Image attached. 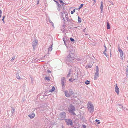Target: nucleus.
<instances>
[{
	"instance_id": "obj_29",
	"label": "nucleus",
	"mask_w": 128,
	"mask_h": 128,
	"mask_svg": "<svg viewBox=\"0 0 128 128\" xmlns=\"http://www.w3.org/2000/svg\"><path fill=\"white\" fill-rule=\"evenodd\" d=\"M4 19H3V18L2 19V20L3 21V22L4 23Z\"/></svg>"
},
{
	"instance_id": "obj_22",
	"label": "nucleus",
	"mask_w": 128,
	"mask_h": 128,
	"mask_svg": "<svg viewBox=\"0 0 128 128\" xmlns=\"http://www.w3.org/2000/svg\"><path fill=\"white\" fill-rule=\"evenodd\" d=\"M75 80V79H74L73 80H72V78H71L69 80L70 82H72L73 81Z\"/></svg>"
},
{
	"instance_id": "obj_21",
	"label": "nucleus",
	"mask_w": 128,
	"mask_h": 128,
	"mask_svg": "<svg viewBox=\"0 0 128 128\" xmlns=\"http://www.w3.org/2000/svg\"><path fill=\"white\" fill-rule=\"evenodd\" d=\"M118 51L120 53H122V52H123L122 50L120 49V48H118Z\"/></svg>"
},
{
	"instance_id": "obj_6",
	"label": "nucleus",
	"mask_w": 128,
	"mask_h": 128,
	"mask_svg": "<svg viewBox=\"0 0 128 128\" xmlns=\"http://www.w3.org/2000/svg\"><path fill=\"white\" fill-rule=\"evenodd\" d=\"M65 96L67 97H69L70 95H72L73 94V92L72 91L70 92L69 93H68V91H66L65 92Z\"/></svg>"
},
{
	"instance_id": "obj_28",
	"label": "nucleus",
	"mask_w": 128,
	"mask_h": 128,
	"mask_svg": "<svg viewBox=\"0 0 128 128\" xmlns=\"http://www.w3.org/2000/svg\"><path fill=\"white\" fill-rule=\"evenodd\" d=\"M2 11L1 10H0V14H2Z\"/></svg>"
},
{
	"instance_id": "obj_37",
	"label": "nucleus",
	"mask_w": 128,
	"mask_h": 128,
	"mask_svg": "<svg viewBox=\"0 0 128 128\" xmlns=\"http://www.w3.org/2000/svg\"><path fill=\"white\" fill-rule=\"evenodd\" d=\"M64 82H63L62 83V85H63V84H64Z\"/></svg>"
},
{
	"instance_id": "obj_24",
	"label": "nucleus",
	"mask_w": 128,
	"mask_h": 128,
	"mask_svg": "<svg viewBox=\"0 0 128 128\" xmlns=\"http://www.w3.org/2000/svg\"><path fill=\"white\" fill-rule=\"evenodd\" d=\"M75 12V9H74L73 11H71V13L72 14H74V12Z\"/></svg>"
},
{
	"instance_id": "obj_32",
	"label": "nucleus",
	"mask_w": 128,
	"mask_h": 128,
	"mask_svg": "<svg viewBox=\"0 0 128 128\" xmlns=\"http://www.w3.org/2000/svg\"><path fill=\"white\" fill-rule=\"evenodd\" d=\"M100 123V122H98L97 123V124H99Z\"/></svg>"
},
{
	"instance_id": "obj_36",
	"label": "nucleus",
	"mask_w": 128,
	"mask_h": 128,
	"mask_svg": "<svg viewBox=\"0 0 128 128\" xmlns=\"http://www.w3.org/2000/svg\"><path fill=\"white\" fill-rule=\"evenodd\" d=\"M2 14H0V18L1 17Z\"/></svg>"
},
{
	"instance_id": "obj_23",
	"label": "nucleus",
	"mask_w": 128,
	"mask_h": 128,
	"mask_svg": "<svg viewBox=\"0 0 128 128\" xmlns=\"http://www.w3.org/2000/svg\"><path fill=\"white\" fill-rule=\"evenodd\" d=\"M83 5L84 4H81L80 6L78 8L80 9L83 6Z\"/></svg>"
},
{
	"instance_id": "obj_19",
	"label": "nucleus",
	"mask_w": 128,
	"mask_h": 128,
	"mask_svg": "<svg viewBox=\"0 0 128 128\" xmlns=\"http://www.w3.org/2000/svg\"><path fill=\"white\" fill-rule=\"evenodd\" d=\"M16 77L18 79H20L21 78L20 77L19 74H16Z\"/></svg>"
},
{
	"instance_id": "obj_12",
	"label": "nucleus",
	"mask_w": 128,
	"mask_h": 128,
	"mask_svg": "<svg viewBox=\"0 0 128 128\" xmlns=\"http://www.w3.org/2000/svg\"><path fill=\"white\" fill-rule=\"evenodd\" d=\"M54 1L56 2L57 3H58V2L59 1L60 3H63V4L64 5V3L63 2L62 0H54Z\"/></svg>"
},
{
	"instance_id": "obj_20",
	"label": "nucleus",
	"mask_w": 128,
	"mask_h": 128,
	"mask_svg": "<svg viewBox=\"0 0 128 128\" xmlns=\"http://www.w3.org/2000/svg\"><path fill=\"white\" fill-rule=\"evenodd\" d=\"M90 83V82L88 80H86L85 82V83L86 84H89Z\"/></svg>"
},
{
	"instance_id": "obj_4",
	"label": "nucleus",
	"mask_w": 128,
	"mask_h": 128,
	"mask_svg": "<svg viewBox=\"0 0 128 128\" xmlns=\"http://www.w3.org/2000/svg\"><path fill=\"white\" fill-rule=\"evenodd\" d=\"M98 68V66H96V72L94 76V79L96 80L98 78L99 76Z\"/></svg>"
},
{
	"instance_id": "obj_2",
	"label": "nucleus",
	"mask_w": 128,
	"mask_h": 128,
	"mask_svg": "<svg viewBox=\"0 0 128 128\" xmlns=\"http://www.w3.org/2000/svg\"><path fill=\"white\" fill-rule=\"evenodd\" d=\"M88 110L90 112H92L94 111V106L91 102H88Z\"/></svg>"
},
{
	"instance_id": "obj_11",
	"label": "nucleus",
	"mask_w": 128,
	"mask_h": 128,
	"mask_svg": "<svg viewBox=\"0 0 128 128\" xmlns=\"http://www.w3.org/2000/svg\"><path fill=\"white\" fill-rule=\"evenodd\" d=\"M103 3L101 1V5L100 6V9L101 10L102 12L103 8Z\"/></svg>"
},
{
	"instance_id": "obj_40",
	"label": "nucleus",
	"mask_w": 128,
	"mask_h": 128,
	"mask_svg": "<svg viewBox=\"0 0 128 128\" xmlns=\"http://www.w3.org/2000/svg\"><path fill=\"white\" fill-rule=\"evenodd\" d=\"M67 76L68 77V75H67Z\"/></svg>"
},
{
	"instance_id": "obj_3",
	"label": "nucleus",
	"mask_w": 128,
	"mask_h": 128,
	"mask_svg": "<svg viewBox=\"0 0 128 128\" xmlns=\"http://www.w3.org/2000/svg\"><path fill=\"white\" fill-rule=\"evenodd\" d=\"M66 114L64 112H63L60 114L59 115V118L60 120H64L66 117Z\"/></svg>"
},
{
	"instance_id": "obj_38",
	"label": "nucleus",
	"mask_w": 128,
	"mask_h": 128,
	"mask_svg": "<svg viewBox=\"0 0 128 128\" xmlns=\"http://www.w3.org/2000/svg\"><path fill=\"white\" fill-rule=\"evenodd\" d=\"M110 53H111V52H110ZM111 54H110V56L111 57Z\"/></svg>"
},
{
	"instance_id": "obj_35",
	"label": "nucleus",
	"mask_w": 128,
	"mask_h": 128,
	"mask_svg": "<svg viewBox=\"0 0 128 128\" xmlns=\"http://www.w3.org/2000/svg\"><path fill=\"white\" fill-rule=\"evenodd\" d=\"M39 2V0H38V4Z\"/></svg>"
},
{
	"instance_id": "obj_31",
	"label": "nucleus",
	"mask_w": 128,
	"mask_h": 128,
	"mask_svg": "<svg viewBox=\"0 0 128 128\" xmlns=\"http://www.w3.org/2000/svg\"><path fill=\"white\" fill-rule=\"evenodd\" d=\"M83 126V127H84V128H86V126Z\"/></svg>"
},
{
	"instance_id": "obj_9",
	"label": "nucleus",
	"mask_w": 128,
	"mask_h": 128,
	"mask_svg": "<svg viewBox=\"0 0 128 128\" xmlns=\"http://www.w3.org/2000/svg\"><path fill=\"white\" fill-rule=\"evenodd\" d=\"M70 57L71 58V59L73 60L76 58L75 55L71 53V54L70 55Z\"/></svg>"
},
{
	"instance_id": "obj_1",
	"label": "nucleus",
	"mask_w": 128,
	"mask_h": 128,
	"mask_svg": "<svg viewBox=\"0 0 128 128\" xmlns=\"http://www.w3.org/2000/svg\"><path fill=\"white\" fill-rule=\"evenodd\" d=\"M68 110L69 112L73 115H76L74 112L76 110L74 106L70 104L69 106L68 107Z\"/></svg>"
},
{
	"instance_id": "obj_18",
	"label": "nucleus",
	"mask_w": 128,
	"mask_h": 128,
	"mask_svg": "<svg viewBox=\"0 0 128 128\" xmlns=\"http://www.w3.org/2000/svg\"><path fill=\"white\" fill-rule=\"evenodd\" d=\"M120 57L123 58L124 56V53L123 52L120 53Z\"/></svg>"
},
{
	"instance_id": "obj_30",
	"label": "nucleus",
	"mask_w": 128,
	"mask_h": 128,
	"mask_svg": "<svg viewBox=\"0 0 128 128\" xmlns=\"http://www.w3.org/2000/svg\"><path fill=\"white\" fill-rule=\"evenodd\" d=\"M95 121L96 122H98V121H99V120H95Z\"/></svg>"
},
{
	"instance_id": "obj_33",
	"label": "nucleus",
	"mask_w": 128,
	"mask_h": 128,
	"mask_svg": "<svg viewBox=\"0 0 128 128\" xmlns=\"http://www.w3.org/2000/svg\"><path fill=\"white\" fill-rule=\"evenodd\" d=\"M14 58H15V57H14V58H12V60H14Z\"/></svg>"
},
{
	"instance_id": "obj_41",
	"label": "nucleus",
	"mask_w": 128,
	"mask_h": 128,
	"mask_svg": "<svg viewBox=\"0 0 128 128\" xmlns=\"http://www.w3.org/2000/svg\"><path fill=\"white\" fill-rule=\"evenodd\" d=\"M128 39V38H127Z\"/></svg>"
},
{
	"instance_id": "obj_7",
	"label": "nucleus",
	"mask_w": 128,
	"mask_h": 128,
	"mask_svg": "<svg viewBox=\"0 0 128 128\" xmlns=\"http://www.w3.org/2000/svg\"><path fill=\"white\" fill-rule=\"evenodd\" d=\"M38 41L36 40H35L33 42L32 46H33L34 48L38 44Z\"/></svg>"
},
{
	"instance_id": "obj_10",
	"label": "nucleus",
	"mask_w": 128,
	"mask_h": 128,
	"mask_svg": "<svg viewBox=\"0 0 128 128\" xmlns=\"http://www.w3.org/2000/svg\"><path fill=\"white\" fill-rule=\"evenodd\" d=\"M28 116L30 117L31 118H34L35 116V114L33 113H32V114L29 115Z\"/></svg>"
},
{
	"instance_id": "obj_16",
	"label": "nucleus",
	"mask_w": 128,
	"mask_h": 128,
	"mask_svg": "<svg viewBox=\"0 0 128 128\" xmlns=\"http://www.w3.org/2000/svg\"><path fill=\"white\" fill-rule=\"evenodd\" d=\"M78 21L79 23H80L82 22V20L81 18L79 16H78Z\"/></svg>"
},
{
	"instance_id": "obj_14",
	"label": "nucleus",
	"mask_w": 128,
	"mask_h": 128,
	"mask_svg": "<svg viewBox=\"0 0 128 128\" xmlns=\"http://www.w3.org/2000/svg\"><path fill=\"white\" fill-rule=\"evenodd\" d=\"M107 28L108 29H110V26L108 22H107Z\"/></svg>"
},
{
	"instance_id": "obj_17",
	"label": "nucleus",
	"mask_w": 128,
	"mask_h": 128,
	"mask_svg": "<svg viewBox=\"0 0 128 128\" xmlns=\"http://www.w3.org/2000/svg\"><path fill=\"white\" fill-rule=\"evenodd\" d=\"M50 78L49 76H46L45 77L46 79L47 80H49L50 79Z\"/></svg>"
},
{
	"instance_id": "obj_39",
	"label": "nucleus",
	"mask_w": 128,
	"mask_h": 128,
	"mask_svg": "<svg viewBox=\"0 0 128 128\" xmlns=\"http://www.w3.org/2000/svg\"><path fill=\"white\" fill-rule=\"evenodd\" d=\"M70 74V73H69V74H68L69 75Z\"/></svg>"
},
{
	"instance_id": "obj_13",
	"label": "nucleus",
	"mask_w": 128,
	"mask_h": 128,
	"mask_svg": "<svg viewBox=\"0 0 128 128\" xmlns=\"http://www.w3.org/2000/svg\"><path fill=\"white\" fill-rule=\"evenodd\" d=\"M104 47L105 49L104 51L103 52V53L106 56H108V54H106L105 52L106 51V50H107V48H106V46H105V45H104Z\"/></svg>"
},
{
	"instance_id": "obj_5",
	"label": "nucleus",
	"mask_w": 128,
	"mask_h": 128,
	"mask_svg": "<svg viewBox=\"0 0 128 128\" xmlns=\"http://www.w3.org/2000/svg\"><path fill=\"white\" fill-rule=\"evenodd\" d=\"M67 124L68 125L72 126L73 123L72 121L70 119H66L65 120Z\"/></svg>"
},
{
	"instance_id": "obj_25",
	"label": "nucleus",
	"mask_w": 128,
	"mask_h": 128,
	"mask_svg": "<svg viewBox=\"0 0 128 128\" xmlns=\"http://www.w3.org/2000/svg\"><path fill=\"white\" fill-rule=\"evenodd\" d=\"M70 40L72 42H74V39L72 38H70Z\"/></svg>"
},
{
	"instance_id": "obj_27",
	"label": "nucleus",
	"mask_w": 128,
	"mask_h": 128,
	"mask_svg": "<svg viewBox=\"0 0 128 128\" xmlns=\"http://www.w3.org/2000/svg\"><path fill=\"white\" fill-rule=\"evenodd\" d=\"M57 4H58V6H60V4H59L58 3H58H57Z\"/></svg>"
},
{
	"instance_id": "obj_26",
	"label": "nucleus",
	"mask_w": 128,
	"mask_h": 128,
	"mask_svg": "<svg viewBox=\"0 0 128 128\" xmlns=\"http://www.w3.org/2000/svg\"><path fill=\"white\" fill-rule=\"evenodd\" d=\"M126 72H128V67L126 68Z\"/></svg>"
},
{
	"instance_id": "obj_8",
	"label": "nucleus",
	"mask_w": 128,
	"mask_h": 128,
	"mask_svg": "<svg viewBox=\"0 0 128 128\" xmlns=\"http://www.w3.org/2000/svg\"><path fill=\"white\" fill-rule=\"evenodd\" d=\"M115 91L117 93V94H118L119 92V89L118 88L117 84H116V86L115 87Z\"/></svg>"
},
{
	"instance_id": "obj_34",
	"label": "nucleus",
	"mask_w": 128,
	"mask_h": 128,
	"mask_svg": "<svg viewBox=\"0 0 128 128\" xmlns=\"http://www.w3.org/2000/svg\"><path fill=\"white\" fill-rule=\"evenodd\" d=\"M4 18H5V16H3V19H4Z\"/></svg>"
},
{
	"instance_id": "obj_15",
	"label": "nucleus",
	"mask_w": 128,
	"mask_h": 128,
	"mask_svg": "<svg viewBox=\"0 0 128 128\" xmlns=\"http://www.w3.org/2000/svg\"><path fill=\"white\" fill-rule=\"evenodd\" d=\"M52 89L50 90L49 91V92H53L55 90V88L54 87V86H52Z\"/></svg>"
}]
</instances>
